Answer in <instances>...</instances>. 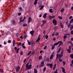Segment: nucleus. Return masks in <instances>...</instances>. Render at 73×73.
Returning a JSON list of instances; mask_svg holds the SVG:
<instances>
[{
	"mask_svg": "<svg viewBox=\"0 0 73 73\" xmlns=\"http://www.w3.org/2000/svg\"><path fill=\"white\" fill-rule=\"evenodd\" d=\"M41 58H42V56H40L39 57V60H41Z\"/></svg>",
	"mask_w": 73,
	"mask_h": 73,
	"instance_id": "nucleus-49",
	"label": "nucleus"
},
{
	"mask_svg": "<svg viewBox=\"0 0 73 73\" xmlns=\"http://www.w3.org/2000/svg\"><path fill=\"white\" fill-rule=\"evenodd\" d=\"M46 15H47V13H46L44 14L43 15V17L44 19H46Z\"/></svg>",
	"mask_w": 73,
	"mask_h": 73,
	"instance_id": "nucleus-8",
	"label": "nucleus"
},
{
	"mask_svg": "<svg viewBox=\"0 0 73 73\" xmlns=\"http://www.w3.org/2000/svg\"><path fill=\"white\" fill-rule=\"evenodd\" d=\"M68 28H69V27H70V24H69V25H68Z\"/></svg>",
	"mask_w": 73,
	"mask_h": 73,
	"instance_id": "nucleus-62",
	"label": "nucleus"
},
{
	"mask_svg": "<svg viewBox=\"0 0 73 73\" xmlns=\"http://www.w3.org/2000/svg\"><path fill=\"white\" fill-rule=\"evenodd\" d=\"M53 9H50L49 10V12H50V13H53Z\"/></svg>",
	"mask_w": 73,
	"mask_h": 73,
	"instance_id": "nucleus-14",
	"label": "nucleus"
},
{
	"mask_svg": "<svg viewBox=\"0 0 73 73\" xmlns=\"http://www.w3.org/2000/svg\"><path fill=\"white\" fill-rule=\"evenodd\" d=\"M4 44L5 45V44H7V42H5L4 43Z\"/></svg>",
	"mask_w": 73,
	"mask_h": 73,
	"instance_id": "nucleus-60",
	"label": "nucleus"
},
{
	"mask_svg": "<svg viewBox=\"0 0 73 73\" xmlns=\"http://www.w3.org/2000/svg\"><path fill=\"white\" fill-rule=\"evenodd\" d=\"M14 49H15V50H17V47H14Z\"/></svg>",
	"mask_w": 73,
	"mask_h": 73,
	"instance_id": "nucleus-51",
	"label": "nucleus"
},
{
	"mask_svg": "<svg viewBox=\"0 0 73 73\" xmlns=\"http://www.w3.org/2000/svg\"><path fill=\"white\" fill-rule=\"evenodd\" d=\"M67 37V36L66 35H64V38H66Z\"/></svg>",
	"mask_w": 73,
	"mask_h": 73,
	"instance_id": "nucleus-38",
	"label": "nucleus"
},
{
	"mask_svg": "<svg viewBox=\"0 0 73 73\" xmlns=\"http://www.w3.org/2000/svg\"><path fill=\"white\" fill-rule=\"evenodd\" d=\"M23 26H24V27H27V24L25 23L23 24Z\"/></svg>",
	"mask_w": 73,
	"mask_h": 73,
	"instance_id": "nucleus-35",
	"label": "nucleus"
},
{
	"mask_svg": "<svg viewBox=\"0 0 73 73\" xmlns=\"http://www.w3.org/2000/svg\"><path fill=\"white\" fill-rule=\"evenodd\" d=\"M53 24H54V25H57V21L55 20V19H54L52 21Z\"/></svg>",
	"mask_w": 73,
	"mask_h": 73,
	"instance_id": "nucleus-1",
	"label": "nucleus"
},
{
	"mask_svg": "<svg viewBox=\"0 0 73 73\" xmlns=\"http://www.w3.org/2000/svg\"><path fill=\"white\" fill-rule=\"evenodd\" d=\"M69 50H70L71 49V46H69Z\"/></svg>",
	"mask_w": 73,
	"mask_h": 73,
	"instance_id": "nucleus-39",
	"label": "nucleus"
},
{
	"mask_svg": "<svg viewBox=\"0 0 73 73\" xmlns=\"http://www.w3.org/2000/svg\"><path fill=\"white\" fill-rule=\"evenodd\" d=\"M58 54H56V58H58Z\"/></svg>",
	"mask_w": 73,
	"mask_h": 73,
	"instance_id": "nucleus-56",
	"label": "nucleus"
},
{
	"mask_svg": "<svg viewBox=\"0 0 73 73\" xmlns=\"http://www.w3.org/2000/svg\"><path fill=\"white\" fill-rule=\"evenodd\" d=\"M20 69V66H18L16 68V72H19Z\"/></svg>",
	"mask_w": 73,
	"mask_h": 73,
	"instance_id": "nucleus-3",
	"label": "nucleus"
},
{
	"mask_svg": "<svg viewBox=\"0 0 73 73\" xmlns=\"http://www.w3.org/2000/svg\"><path fill=\"white\" fill-rule=\"evenodd\" d=\"M32 60L31 59H30L29 60V61H30V62H31V61H32Z\"/></svg>",
	"mask_w": 73,
	"mask_h": 73,
	"instance_id": "nucleus-61",
	"label": "nucleus"
},
{
	"mask_svg": "<svg viewBox=\"0 0 73 73\" xmlns=\"http://www.w3.org/2000/svg\"><path fill=\"white\" fill-rule=\"evenodd\" d=\"M19 9L20 10H21H21H22V8H21V7L19 8Z\"/></svg>",
	"mask_w": 73,
	"mask_h": 73,
	"instance_id": "nucleus-57",
	"label": "nucleus"
},
{
	"mask_svg": "<svg viewBox=\"0 0 73 73\" xmlns=\"http://www.w3.org/2000/svg\"><path fill=\"white\" fill-rule=\"evenodd\" d=\"M27 37V35H25L23 36V38L25 39V38H26V37Z\"/></svg>",
	"mask_w": 73,
	"mask_h": 73,
	"instance_id": "nucleus-37",
	"label": "nucleus"
},
{
	"mask_svg": "<svg viewBox=\"0 0 73 73\" xmlns=\"http://www.w3.org/2000/svg\"><path fill=\"white\" fill-rule=\"evenodd\" d=\"M67 50V51L68 52V53H70L71 51H70V50H69L68 49H66Z\"/></svg>",
	"mask_w": 73,
	"mask_h": 73,
	"instance_id": "nucleus-19",
	"label": "nucleus"
},
{
	"mask_svg": "<svg viewBox=\"0 0 73 73\" xmlns=\"http://www.w3.org/2000/svg\"><path fill=\"white\" fill-rule=\"evenodd\" d=\"M54 46H53L52 47V49L53 50V49H54Z\"/></svg>",
	"mask_w": 73,
	"mask_h": 73,
	"instance_id": "nucleus-42",
	"label": "nucleus"
},
{
	"mask_svg": "<svg viewBox=\"0 0 73 73\" xmlns=\"http://www.w3.org/2000/svg\"><path fill=\"white\" fill-rule=\"evenodd\" d=\"M64 11V9H62V10H61V12H63Z\"/></svg>",
	"mask_w": 73,
	"mask_h": 73,
	"instance_id": "nucleus-34",
	"label": "nucleus"
},
{
	"mask_svg": "<svg viewBox=\"0 0 73 73\" xmlns=\"http://www.w3.org/2000/svg\"><path fill=\"white\" fill-rule=\"evenodd\" d=\"M13 24H15L16 23V22L15 21V20H13Z\"/></svg>",
	"mask_w": 73,
	"mask_h": 73,
	"instance_id": "nucleus-47",
	"label": "nucleus"
},
{
	"mask_svg": "<svg viewBox=\"0 0 73 73\" xmlns=\"http://www.w3.org/2000/svg\"><path fill=\"white\" fill-rule=\"evenodd\" d=\"M0 72H2V73H4V71L2 69H0Z\"/></svg>",
	"mask_w": 73,
	"mask_h": 73,
	"instance_id": "nucleus-24",
	"label": "nucleus"
},
{
	"mask_svg": "<svg viewBox=\"0 0 73 73\" xmlns=\"http://www.w3.org/2000/svg\"><path fill=\"white\" fill-rule=\"evenodd\" d=\"M49 36H48V35H46V39H47L48 38Z\"/></svg>",
	"mask_w": 73,
	"mask_h": 73,
	"instance_id": "nucleus-41",
	"label": "nucleus"
},
{
	"mask_svg": "<svg viewBox=\"0 0 73 73\" xmlns=\"http://www.w3.org/2000/svg\"><path fill=\"white\" fill-rule=\"evenodd\" d=\"M70 57L72 58H73V54H71L70 55Z\"/></svg>",
	"mask_w": 73,
	"mask_h": 73,
	"instance_id": "nucleus-30",
	"label": "nucleus"
},
{
	"mask_svg": "<svg viewBox=\"0 0 73 73\" xmlns=\"http://www.w3.org/2000/svg\"><path fill=\"white\" fill-rule=\"evenodd\" d=\"M58 18H59V19H62V17H61L58 16Z\"/></svg>",
	"mask_w": 73,
	"mask_h": 73,
	"instance_id": "nucleus-31",
	"label": "nucleus"
},
{
	"mask_svg": "<svg viewBox=\"0 0 73 73\" xmlns=\"http://www.w3.org/2000/svg\"><path fill=\"white\" fill-rule=\"evenodd\" d=\"M61 48V47H60V48L59 49L58 51L57 52V53H58L60 52V51H61V49H60L61 48Z\"/></svg>",
	"mask_w": 73,
	"mask_h": 73,
	"instance_id": "nucleus-22",
	"label": "nucleus"
},
{
	"mask_svg": "<svg viewBox=\"0 0 73 73\" xmlns=\"http://www.w3.org/2000/svg\"><path fill=\"white\" fill-rule=\"evenodd\" d=\"M32 21V19L31 18V17H29V20H28V23H29L31 21Z\"/></svg>",
	"mask_w": 73,
	"mask_h": 73,
	"instance_id": "nucleus-11",
	"label": "nucleus"
},
{
	"mask_svg": "<svg viewBox=\"0 0 73 73\" xmlns=\"http://www.w3.org/2000/svg\"><path fill=\"white\" fill-rule=\"evenodd\" d=\"M35 73H37V71L36 69H34Z\"/></svg>",
	"mask_w": 73,
	"mask_h": 73,
	"instance_id": "nucleus-25",
	"label": "nucleus"
},
{
	"mask_svg": "<svg viewBox=\"0 0 73 73\" xmlns=\"http://www.w3.org/2000/svg\"><path fill=\"white\" fill-rule=\"evenodd\" d=\"M34 32H35V31H31L30 33L31 35L33 36V35H34Z\"/></svg>",
	"mask_w": 73,
	"mask_h": 73,
	"instance_id": "nucleus-6",
	"label": "nucleus"
},
{
	"mask_svg": "<svg viewBox=\"0 0 73 73\" xmlns=\"http://www.w3.org/2000/svg\"><path fill=\"white\" fill-rule=\"evenodd\" d=\"M28 45H31V42H29L28 43Z\"/></svg>",
	"mask_w": 73,
	"mask_h": 73,
	"instance_id": "nucleus-46",
	"label": "nucleus"
},
{
	"mask_svg": "<svg viewBox=\"0 0 73 73\" xmlns=\"http://www.w3.org/2000/svg\"><path fill=\"white\" fill-rule=\"evenodd\" d=\"M40 38H38L37 39L36 41V42H38V41H40Z\"/></svg>",
	"mask_w": 73,
	"mask_h": 73,
	"instance_id": "nucleus-18",
	"label": "nucleus"
},
{
	"mask_svg": "<svg viewBox=\"0 0 73 73\" xmlns=\"http://www.w3.org/2000/svg\"><path fill=\"white\" fill-rule=\"evenodd\" d=\"M20 38H21V39H23V36H21Z\"/></svg>",
	"mask_w": 73,
	"mask_h": 73,
	"instance_id": "nucleus-59",
	"label": "nucleus"
},
{
	"mask_svg": "<svg viewBox=\"0 0 73 73\" xmlns=\"http://www.w3.org/2000/svg\"><path fill=\"white\" fill-rule=\"evenodd\" d=\"M47 47V46H46L44 48V49H46V48Z\"/></svg>",
	"mask_w": 73,
	"mask_h": 73,
	"instance_id": "nucleus-48",
	"label": "nucleus"
},
{
	"mask_svg": "<svg viewBox=\"0 0 73 73\" xmlns=\"http://www.w3.org/2000/svg\"><path fill=\"white\" fill-rule=\"evenodd\" d=\"M44 6L42 5L40 9V10H41L42 9H43V8H44Z\"/></svg>",
	"mask_w": 73,
	"mask_h": 73,
	"instance_id": "nucleus-23",
	"label": "nucleus"
},
{
	"mask_svg": "<svg viewBox=\"0 0 73 73\" xmlns=\"http://www.w3.org/2000/svg\"><path fill=\"white\" fill-rule=\"evenodd\" d=\"M31 52H32V51H30L29 52V53H28V54H27V55H28V56H29V54H31Z\"/></svg>",
	"mask_w": 73,
	"mask_h": 73,
	"instance_id": "nucleus-32",
	"label": "nucleus"
},
{
	"mask_svg": "<svg viewBox=\"0 0 73 73\" xmlns=\"http://www.w3.org/2000/svg\"><path fill=\"white\" fill-rule=\"evenodd\" d=\"M18 15L19 16H20V15H21V13H19L18 14Z\"/></svg>",
	"mask_w": 73,
	"mask_h": 73,
	"instance_id": "nucleus-58",
	"label": "nucleus"
},
{
	"mask_svg": "<svg viewBox=\"0 0 73 73\" xmlns=\"http://www.w3.org/2000/svg\"><path fill=\"white\" fill-rule=\"evenodd\" d=\"M49 16L50 17V20H51L52 19H54V18L55 17V16L54 15H52V16L49 15Z\"/></svg>",
	"mask_w": 73,
	"mask_h": 73,
	"instance_id": "nucleus-5",
	"label": "nucleus"
},
{
	"mask_svg": "<svg viewBox=\"0 0 73 73\" xmlns=\"http://www.w3.org/2000/svg\"><path fill=\"white\" fill-rule=\"evenodd\" d=\"M15 40H13V46H15Z\"/></svg>",
	"mask_w": 73,
	"mask_h": 73,
	"instance_id": "nucleus-16",
	"label": "nucleus"
},
{
	"mask_svg": "<svg viewBox=\"0 0 73 73\" xmlns=\"http://www.w3.org/2000/svg\"><path fill=\"white\" fill-rule=\"evenodd\" d=\"M58 35H59V34L58 33H56L55 35V36H58Z\"/></svg>",
	"mask_w": 73,
	"mask_h": 73,
	"instance_id": "nucleus-55",
	"label": "nucleus"
},
{
	"mask_svg": "<svg viewBox=\"0 0 73 73\" xmlns=\"http://www.w3.org/2000/svg\"><path fill=\"white\" fill-rule=\"evenodd\" d=\"M71 35H73V31H72L71 32Z\"/></svg>",
	"mask_w": 73,
	"mask_h": 73,
	"instance_id": "nucleus-53",
	"label": "nucleus"
},
{
	"mask_svg": "<svg viewBox=\"0 0 73 73\" xmlns=\"http://www.w3.org/2000/svg\"><path fill=\"white\" fill-rule=\"evenodd\" d=\"M50 66L51 68H52V67L53 66V64H50Z\"/></svg>",
	"mask_w": 73,
	"mask_h": 73,
	"instance_id": "nucleus-20",
	"label": "nucleus"
},
{
	"mask_svg": "<svg viewBox=\"0 0 73 73\" xmlns=\"http://www.w3.org/2000/svg\"><path fill=\"white\" fill-rule=\"evenodd\" d=\"M71 41H73V38H71Z\"/></svg>",
	"mask_w": 73,
	"mask_h": 73,
	"instance_id": "nucleus-64",
	"label": "nucleus"
},
{
	"mask_svg": "<svg viewBox=\"0 0 73 73\" xmlns=\"http://www.w3.org/2000/svg\"><path fill=\"white\" fill-rule=\"evenodd\" d=\"M42 21L43 23V24H45V23H46V21L45 20H43Z\"/></svg>",
	"mask_w": 73,
	"mask_h": 73,
	"instance_id": "nucleus-27",
	"label": "nucleus"
},
{
	"mask_svg": "<svg viewBox=\"0 0 73 73\" xmlns=\"http://www.w3.org/2000/svg\"><path fill=\"white\" fill-rule=\"evenodd\" d=\"M22 20H23V17H21L20 18V22H21L22 21Z\"/></svg>",
	"mask_w": 73,
	"mask_h": 73,
	"instance_id": "nucleus-28",
	"label": "nucleus"
},
{
	"mask_svg": "<svg viewBox=\"0 0 73 73\" xmlns=\"http://www.w3.org/2000/svg\"><path fill=\"white\" fill-rule=\"evenodd\" d=\"M44 65V61H42L41 62V65L40 66H42H42H43Z\"/></svg>",
	"mask_w": 73,
	"mask_h": 73,
	"instance_id": "nucleus-10",
	"label": "nucleus"
},
{
	"mask_svg": "<svg viewBox=\"0 0 73 73\" xmlns=\"http://www.w3.org/2000/svg\"><path fill=\"white\" fill-rule=\"evenodd\" d=\"M58 45V42L57 43H55L54 44V46H56V45Z\"/></svg>",
	"mask_w": 73,
	"mask_h": 73,
	"instance_id": "nucleus-17",
	"label": "nucleus"
},
{
	"mask_svg": "<svg viewBox=\"0 0 73 73\" xmlns=\"http://www.w3.org/2000/svg\"><path fill=\"white\" fill-rule=\"evenodd\" d=\"M59 60L60 62H62V60L60 58H59Z\"/></svg>",
	"mask_w": 73,
	"mask_h": 73,
	"instance_id": "nucleus-50",
	"label": "nucleus"
},
{
	"mask_svg": "<svg viewBox=\"0 0 73 73\" xmlns=\"http://www.w3.org/2000/svg\"><path fill=\"white\" fill-rule=\"evenodd\" d=\"M58 42V44H60L59 45V47H60L61 46V45H62L63 44V43L61 41H59Z\"/></svg>",
	"mask_w": 73,
	"mask_h": 73,
	"instance_id": "nucleus-2",
	"label": "nucleus"
},
{
	"mask_svg": "<svg viewBox=\"0 0 73 73\" xmlns=\"http://www.w3.org/2000/svg\"><path fill=\"white\" fill-rule=\"evenodd\" d=\"M56 64H55L54 66L53 70H54L55 69V68H56Z\"/></svg>",
	"mask_w": 73,
	"mask_h": 73,
	"instance_id": "nucleus-21",
	"label": "nucleus"
},
{
	"mask_svg": "<svg viewBox=\"0 0 73 73\" xmlns=\"http://www.w3.org/2000/svg\"><path fill=\"white\" fill-rule=\"evenodd\" d=\"M19 49H20V48H18L17 49V51H16L17 53H18V51H19Z\"/></svg>",
	"mask_w": 73,
	"mask_h": 73,
	"instance_id": "nucleus-33",
	"label": "nucleus"
},
{
	"mask_svg": "<svg viewBox=\"0 0 73 73\" xmlns=\"http://www.w3.org/2000/svg\"><path fill=\"white\" fill-rule=\"evenodd\" d=\"M72 17H73L72 16H70L69 17V19H72Z\"/></svg>",
	"mask_w": 73,
	"mask_h": 73,
	"instance_id": "nucleus-52",
	"label": "nucleus"
},
{
	"mask_svg": "<svg viewBox=\"0 0 73 73\" xmlns=\"http://www.w3.org/2000/svg\"><path fill=\"white\" fill-rule=\"evenodd\" d=\"M46 70V67H45L43 69V72H45Z\"/></svg>",
	"mask_w": 73,
	"mask_h": 73,
	"instance_id": "nucleus-45",
	"label": "nucleus"
},
{
	"mask_svg": "<svg viewBox=\"0 0 73 73\" xmlns=\"http://www.w3.org/2000/svg\"><path fill=\"white\" fill-rule=\"evenodd\" d=\"M61 69L62 70L63 72H64V73H66L65 71V69L64 68H62V67H61Z\"/></svg>",
	"mask_w": 73,
	"mask_h": 73,
	"instance_id": "nucleus-12",
	"label": "nucleus"
},
{
	"mask_svg": "<svg viewBox=\"0 0 73 73\" xmlns=\"http://www.w3.org/2000/svg\"><path fill=\"white\" fill-rule=\"evenodd\" d=\"M31 67H32V65H31V64H30L28 67V68H27V69H31Z\"/></svg>",
	"mask_w": 73,
	"mask_h": 73,
	"instance_id": "nucleus-7",
	"label": "nucleus"
},
{
	"mask_svg": "<svg viewBox=\"0 0 73 73\" xmlns=\"http://www.w3.org/2000/svg\"><path fill=\"white\" fill-rule=\"evenodd\" d=\"M54 73H57V69L54 72Z\"/></svg>",
	"mask_w": 73,
	"mask_h": 73,
	"instance_id": "nucleus-40",
	"label": "nucleus"
},
{
	"mask_svg": "<svg viewBox=\"0 0 73 73\" xmlns=\"http://www.w3.org/2000/svg\"><path fill=\"white\" fill-rule=\"evenodd\" d=\"M71 63H72V64H73V60H72Z\"/></svg>",
	"mask_w": 73,
	"mask_h": 73,
	"instance_id": "nucleus-63",
	"label": "nucleus"
},
{
	"mask_svg": "<svg viewBox=\"0 0 73 73\" xmlns=\"http://www.w3.org/2000/svg\"><path fill=\"white\" fill-rule=\"evenodd\" d=\"M23 53V51H21V53H20V54H21V55H22Z\"/></svg>",
	"mask_w": 73,
	"mask_h": 73,
	"instance_id": "nucleus-44",
	"label": "nucleus"
},
{
	"mask_svg": "<svg viewBox=\"0 0 73 73\" xmlns=\"http://www.w3.org/2000/svg\"><path fill=\"white\" fill-rule=\"evenodd\" d=\"M31 44H32V45H34V44H35V42L33 41H32Z\"/></svg>",
	"mask_w": 73,
	"mask_h": 73,
	"instance_id": "nucleus-29",
	"label": "nucleus"
},
{
	"mask_svg": "<svg viewBox=\"0 0 73 73\" xmlns=\"http://www.w3.org/2000/svg\"><path fill=\"white\" fill-rule=\"evenodd\" d=\"M63 65H65V62L63 61Z\"/></svg>",
	"mask_w": 73,
	"mask_h": 73,
	"instance_id": "nucleus-43",
	"label": "nucleus"
},
{
	"mask_svg": "<svg viewBox=\"0 0 73 73\" xmlns=\"http://www.w3.org/2000/svg\"><path fill=\"white\" fill-rule=\"evenodd\" d=\"M46 61H47L48 62H49V59L48 58H47L46 59Z\"/></svg>",
	"mask_w": 73,
	"mask_h": 73,
	"instance_id": "nucleus-36",
	"label": "nucleus"
},
{
	"mask_svg": "<svg viewBox=\"0 0 73 73\" xmlns=\"http://www.w3.org/2000/svg\"><path fill=\"white\" fill-rule=\"evenodd\" d=\"M53 56V55H52L50 56V60H52V59Z\"/></svg>",
	"mask_w": 73,
	"mask_h": 73,
	"instance_id": "nucleus-26",
	"label": "nucleus"
},
{
	"mask_svg": "<svg viewBox=\"0 0 73 73\" xmlns=\"http://www.w3.org/2000/svg\"><path fill=\"white\" fill-rule=\"evenodd\" d=\"M37 1H38V0H35V1L34 3L35 5H36L37 4Z\"/></svg>",
	"mask_w": 73,
	"mask_h": 73,
	"instance_id": "nucleus-15",
	"label": "nucleus"
},
{
	"mask_svg": "<svg viewBox=\"0 0 73 73\" xmlns=\"http://www.w3.org/2000/svg\"><path fill=\"white\" fill-rule=\"evenodd\" d=\"M8 42L9 43H11V40H9L8 41Z\"/></svg>",
	"mask_w": 73,
	"mask_h": 73,
	"instance_id": "nucleus-54",
	"label": "nucleus"
},
{
	"mask_svg": "<svg viewBox=\"0 0 73 73\" xmlns=\"http://www.w3.org/2000/svg\"><path fill=\"white\" fill-rule=\"evenodd\" d=\"M63 53H64V52H63V51H61V54H59L58 55L59 57H62L63 56Z\"/></svg>",
	"mask_w": 73,
	"mask_h": 73,
	"instance_id": "nucleus-4",
	"label": "nucleus"
},
{
	"mask_svg": "<svg viewBox=\"0 0 73 73\" xmlns=\"http://www.w3.org/2000/svg\"><path fill=\"white\" fill-rule=\"evenodd\" d=\"M60 24L61 28H63V25H62V23H61V22H60Z\"/></svg>",
	"mask_w": 73,
	"mask_h": 73,
	"instance_id": "nucleus-9",
	"label": "nucleus"
},
{
	"mask_svg": "<svg viewBox=\"0 0 73 73\" xmlns=\"http://www.w3.org/2000/svg\"><path fill=\"white\" fill-rule=\"evenodd\" d=\"M29 64V63H27L26 65V67L27 68L26 70H27V68H28V65Z\"/></svg>",
	"mask_w": 73,
	"mask_h": 73,
	"instance_id": "nucleus-13",
	"label": "nucleus"
}]
</instances>
